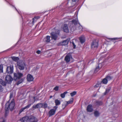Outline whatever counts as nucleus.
Masks as SVG:
<instances>
[{
	"label": "nucleus",
	"instance_id": "f257e3e1",
	"mask_svg": "<svg viewBox=\"0 0 122 122\" xmlns=\"http://www.w3.org/2000/svg\"><path fill=\"white\" fill-rule=\"evenodd\" d=\"M9 101L7 102L5 105V107L7 108L10 109L12 111L14 108L15 107V102L14 100L13 99L12 100L10 103H9Z\"/></svg>",
	"mask_w": 122,
	"mask_h": 122
},
{
	"label": "nucleus",
	"instance_id": "f03ea898",
	"mask_svg": "<svg viewBox=\"0 0 122 122\" xmlns=\"http://www.w3.org/2000/svg\"><path fill=\"white\" fill-rule=\"evenodd\" d=\"M78 23L77 20H73L70 23L71 24L70 27L72 31H74L76 29V27Z\"/></svg>",
	"mask_w": 122,
	"mask_h": 122
},
{
	"label": "nucleus",
	"instance_id": "7ed1b4c3",
	"mask_svg": "<svg viewBox=\"0 0 122 122\" xmlns=\"http://www.w3.org/2000/svg\"><path fill=\"white\" fill-rule=\"evenodd\" d=\"M18 68L20 70H23L26 67L25 63L22 61H20L17 62Z\"/></svg>",
	"mask_w": 122,
	"mask_h": 122
},
{
	"label": "nucleus",
	"instance_id": "20e7f679",
	"mask_svg": "<svg viewBox=\"0 0 122 122\" xmlns=\"http://www.w3.org/2000/svg\"><path fill=\"white\" fill-rule=\"evenodd\" d=\"M60 30H56L55 32H52L51 33V37L52 39L55 40H56L59 35Z\"/></svg>",
	"mask_w": 122,
	"mask_h": 122
},
{
	"label": "nucleus",
	"instance_id": "39448f33",
	"mask_svg": "<svg viewBox=\"0 0 122 122\" xmlns=\"http://www.w3.org/2000/svg\"><path fill=\"white\" fill-rule=\"evenodd\" d=\"M79 0H68L67 2H66L65 4H66L67 6L72 7L76 3V1Z\"/></svg>",
	"mask_w": 122,
	"mask_h": 122
},
{
	"label": "nucleus",
	"instance_id": "423d86ee",
	"mask_svg": "<svg viewBox=\"0 0 122 122\" xmlns=\"http://www.w3.org/2000/svg\"><path fill=\"white\" fill-rule=\"evenodd\" d=\"M13 80V79L11 76L10 75H7L5 77V82L7 84H10L11 83Z\"/></svg>",
	"mask_w": 122,
	"mask_h": 122
},
{
	"label": "nucleus",
	"instance_id": "0eeeda50",
	"mask_svg": "<svg viewBox=\"0 0 122 122\" xmlns=\"http://www.w3.org/2000/svg\"><path fill=\"white\" fill-rule=\"evenodd\" d=\"M58 107L57 106H55L54 107L53 109L50 110L49 113V117H50L55 114Z\"/></svg>",
	"mask_w": 122,
	"mask_h": 122
},
{
	"label": "nucleus",
	"instance_id": "6e6552de",
	"mask_svg": "<svg viewBox=\"0 0 122 122\" xmlns=\"http://www.w3.org/2000/svg\"><path fill=\"white\" fill-rule=\"evenodd\" d=\"M13 71V67L12 65H10V66H8L6 68V73L11 74Z\"/></svg>",
	"mask_w": 122,
	"mask_h": 122
},
{
	"label": "nucleus",
	"instance_id": "1a4fd4ad",
	"mask_svg": "<svg viewBox=\"0 0 122 122\" xmlns=\"http://www.w3.org/2000/svg\"><path fill=\"white\" fill-rule=\"evenodd\" d=\"M14 79L15 80L17 79H19L21 77L23 76V74L20 73H14Z\"/></svg>",
	"mask_w": 122,
	"mask_h": 122
},
{
	"label": "nucleus",
	"instance_id": "9d476101",
	"mask_svg": "<svg viewBox=\"0 0 122 122\" xmlns=\"http://www.w3.org/2000/svg\"><path fill=\"white\" fill-rule=\"evenodd\" d=\"M37 119L33 116H31L29 117V122H37Z\"/></svg>",
	"mask_w": 122,
	"mask_h": 122
},
{
	"label": "nucleus",
	"instance_id": "9b49d317",
	"mask_svg": "<svg viewBox=\"0 0 122 122\" xmlns=\"http://www.w3.org/2000/svg\"><path fill=\"white\" fill-rule=\"evenodd\" d=\"M98 44L97 42L93 41L91 44V47L92 48L96 49L98 46Z\"/></svg>",
	"mask_w": 122,
	"mask_h": 122
},
{
	"label": "nucleus",
	"instance_id": "f8f14e48",
	"mask_svg": "<svg viewBox=\"0 0 122 122\" xmlns=\"http://www.w3.org/2000/svg\"><path fill=\"white\" fill-rule=\"evenodd\" d=\"M29 117L25 116L21 118L20 121L22 122H29Z\"/></svg>",
	"mask_w": 122,
	"mask_h": 122
},
{
	"label": "nucleus",
	"instance_id": "ddd939ff",
	"mask_svg": "<svg viewBox=\"0 0 122 122\" xmlns=\"http://www.w3.org/2000/svg\"><path fill=\"white\" fill-rule=\"evenodd\" d=\"M62 28L64 32L66 33L68 32H69V29L68 28L67 25L66 24H64L63 25Z\"/></svg>",
	"mask_w": 122,
	"mask_h": 122
},
{
	"label": "nucleus",
	"instance_id": "4468645a",
	"mask_svg": "<svg viewBox=\"0 0 122 122\" xmlns=\"http://www.w3.org/2000/svg\"><path fill=\"white\" fill-rule=\"evenodd\" d=\"M27 79L28 81H33L34 78L30 74H28L27 76Z\"/></svg>",
	"mask_w": 122,
	"mask_h": 122
},
{
	"label": "nucleus",
	"instance_id": "2eb2a0df",
	"mask_svg": "<svg viewBox=\"0 0 122 122\" xmlns=\"http://www.w3.org/2000/svg\"><path fill=\"white\" fill-rule=\"evenodd\" d=\"M72 58L71 55H67L65 57V59L67 62H68L70 61L71 59Z\"/></svg>",
	"mask_w": 122,
	"mask_h": 122
},
{
	"label": "nucleus",
	"instance_id": "dca6fc26",
	"mask_svg": "<svg viewBox=\"0 0 122 122\" xmlns=\"http://www.w3.org/2000/svg\"><path fill=\"white\" fill-rule=\"evenodd\" d=\"M31 105V104H29L28 105H27L25 107L21 108L20 111L19 113H20L23 111L25 110L26 109L28 108Z\"/></svg>",
	"mask_w": 122,
	"mask_h": 122
},
{
	"label": "nucleus",
	"instance_id": "f3484780",
	"mask_svg": "<svg viewBox=\"0 0 122 122\" xmlns=\"http://www.w3.org/2000/svg\"><path fill=\"white\" fill-rule=\"evenodd\" d=\"M79 39L80 42L81 44L84 43L85 41V37L83 35L81 36L80 37Z\"/></svg>",
	"mask_w": 122,
	"mask_h": 122
},
{
	"label": "nucleus",
	"instance_id": "a211bd4d",
	"mask_svg": "<svg viewBox=\"0 0 122 122\" xmlns=\"http://www.w3.org/2000/svg\"><path fill=\"white\" fill-rule=\"evenodd\" d=\"M93 110L92 107L91 105H89L87 107V111L88 112H92Z\"/></svg>",
	"mask_w": 122,
	"mask_h": 122
},
{
	"label": "nucleus",
	"instance_id": "6ab92c4d",
	"mask_svg": "<svg viewBox=\"0 0 122 122\" xmlns=\"http://www.w3.org/2000/svg\"><path fill=\"white\" fill-rule=\"evenodd\" d=\"M42 106V103H38L36 105H33V108H41Z\"/></svg>",
	"mask_w": 122,
	"mask_h": 122
},
{
	"label": "nucleus",
	"instance_id": "aec40b11",
	"mask_svg": "<svg viewBox=\"0 0 122 122\" xmlns=\"http://www.w3.org/2000/svg\"><path fill=\"white\" fill-rule=\"evenodd\" d=\"M50 36H47L46 37L44 38V40L47 43H49L50 41Z\"/></svg>",
	"mask_w": 122,
	"mask_h": 122
},
{
	"label": "nucleus",
	"instance_id": "412c9836",
	"mask_svg": "<svg viewBox=\"0 0 122 122\" xmlns=\"http://www.w3.org/2000/svg\"><path fill=\"white\" fill-rule=\"evenodd\" d=\"M68 40L64 41L61 43V45L65 46L67 45L68 44Z\"/></svg>",
	"mask_w": 122,
	"mask_h": 122
},
{
	"label": "nucleus",
	"instance_id": "4be33fe9",
	"mask_svg": "<svg viewBox=\"0 0 122 122\" xmlns=\"http://www.w3.org/2000/svg\"><path fill=\"white\" fill-rule=\"evenodd\" d=\"M55 103L56 106H57L61 104V102L58 99H56L55 101Z\"/></svg>",
	"mask_w": 122,
	"mask_h": 122
},
{
	"label": "nucleus",
	"instance_id": "5701e85b",
	"mask_svg": "<svg viewBox=\"0 0 122 122\" xmlns=\"http://www.w3.org/2000/svg\"><path fill=\"white\" fill-rule=\"evenodd\" d=\"M0 83L3 86H5L6 85V82L0 78Z\"/></svg>",
	"mask_w": 122,
	"mask_h": 122
},
{
	"label": "nucleus",
	"instance_id": "b1692460",
	"mask_svg": "<svg viewBox=\"0 0 122 122\" xmlns=\"http://www.w3.org/2000/svg\"><path fill=\"white\" fill-rule=\"evenodd\" d=\"M68 105L67 102V101L63 102L62 106V107L63 109H64Z\"/></svg>",
	"mask_w": 122,
	"mask_h": 122
},
{
	"label": "nucleus",
	"instance_id": "393cba45",
	"mask_svg": "<svg viewBox=\"0 0 122 122\" xmlns=\"http://www.w3.org/2000/svg\"><path fill=\"white\" fill-rule=\"evenodd\" d=\"M42 106L41 108L45 109L47 108L48 107V104L46 103H42Z\"/></svg>",
	"mask_w": 122,
	"mask_h": 122
},
{
	"label": "nucleus",
	"instance_id": "a878e982",
	"mask_svg": "<svg viewBox=\"0 0 122 122\" xmlns=\"http://www.w3.org/2000/svg\"><path fill=\"white\" fill-rule=\"evenodd\" d=\"M11 58L12 60L15 61H17L19 60V58L18 57L12 56Z\"/></svg>",
	"mask_w": 122,
	"mask_h": 122
},
{
	"label": "nucleus",
	"instance_id": "bb28decb",
	"mask_svg": "<svg viewBox=\"0 0 122 122\" xmlns=\"http://www.w3.org/2000/svg\"><path fill=\"white\" fill-rule=\"evenodd\" d=\"M67 93V92H65L61 94L60 96L62 98H64L65 97L66 94Z\"/></svg>",
	"mask_w": 122,
	"mask_h": 122
},
{
	"label": "nucleus",
	"instance_id": "cd10ccee",
	"mask_svg": "<svg viewBox=\"0 0 122 122\" xmlns=\"http://www.w3.org/2000/svg\"><path fill=\"white\" fill-rule=\"evenodd\" d=\"M94 115L96 117H98L99 116L100 113L98 111H96L94 112Z\"/></svg>",
	"mask_w": 122,
	"mask_h": 122
},
{
	"label": "nucleus",
	"instance_id": "c85d7f7f",
	"mask_svg": "<svg viewBox=\"0 0 122 122\" xmlns=\"http://www.w3.org/2000/svg\"><path fill=\"white\" fill-rule=\"evenodd\" d=\"M107 79L106 78H105L102 80V83L103 84H106L107 82Z\"/></svg>",
	"mask_w": 122,
	"mask_h": 122
},
{
	"label": "nucleus",
	"instance_id": "c756f323",
	"mask_svg": "<svg viewBox=\"0 0 122 122\" xmlns=\"http://www.w3.org/2000/svg\"><path fill=\"white\" fill-rule=\"evenodd\" d=\"M73 98H71L70 99L69 101H68L67 102V104H70L72 103L73 102Z\"/></svg>",
	"mask_w": 122,
	"mask_h": 122
},
{
	"label": "nucleus",
	"instance_id": "7c9ffc66",
	"mask_svg": "<svg viewBox=\"0 0 122 122\" xmlns=\"http://www.w3.org/2000/svg\"><path fill=\"white\" fill-rule=\"evenodd\" d=\"M96 103L97 105H102V101H96Z\"/></svg>",
	"mask_w": 122,
	"mask_h": 122
},
{
	"label": "nucleus",
	"instance_id": "2f4dec72",
	"mask_svg": "<svg viewBox=\"0 0 122 122\" xmlns=\"http://www.w3.org/2000/svg\"><path fill=\"white\" fill-rule=\"evenodd\" d=\"M38 17H36L33 19L32 23L33 24L35 22L36 20L38 19Z\"/></svg>",
	"mask_w": 122,
	"mask_h": 122
},
{
	"label": "nucleus",
	"instance_id": "473e14b6",
	"mask_svg": "<svg viewBox=\"0 0 122 122\" xmlns=\"http://www.w3.org/2000/svg\"><path fill=\"white\" fill-rule=\"evenodd\" d=\"M9 109L8 108H7V107H5V116L7 115V114L9 112Z\"/></svg>",
	"mask_w": 122,
	"mask_h": 122
},
{
	"label": "nucleus",
	"instance_id": "72a5a7b5",
	"mask_svg": "<svg viewBox=\"0 0 122 122\" xmlns=\"http://www.w3.org/2000/svg\"><path fill=\"white\" fill-rule=\"evenodd\" d=\"M76 94V91H74L70 93V95L71 97L73 96H74Z\"/></svg>",
	"mask_w": 122,
	"mask_h": 122
},
{
	"label": "nucleus",
	"instance_id": "f704fd0d",
	"mask_svg": "<svg viewBox=\"0 0 122 122\" xmlns=\"http://www.w3.org/2000/svg\"><path fill=\"white\" fill-rule=\"evenodd\" d=\"M100 69L99 67V66H98L96 68L94 71V72L95 73H97Z\"/></svg>",
	"mask_w": 122,
	"mask_h": 122
},
{
	"label": "nucleus",
	"instance_id": "c9c22d12",
	"mask_svg": "<svg viewBox=\"0 0 122 122\" xmlns=\"http://www.w3.org/2000/svg\"><path fill=\"white\" fill-rule=\"evenodd\" d=\"M106 78V79H107V81H110L112 79V77L109 76H107Z\"/></svg>",
	"mask_w": 122,
	"mask_h": 122
},
{
	"label": "nucleus",
	"instance_id": "e433bc0d",
	"mask_svg": "<svg viewBox=\"0 0 122 122\" xmlns=\"http://www.w3.org/2000/svg\"><path fill=\"white\" fill-rule=\"evenodd\" d=\"M3 66L2 65H0V72H3Z\"/></svg>",
	"mask_w": 122,
	"mask_h": 122
},
{
	"label": "nucleus",
	"instance_id": "4c0bfd02",
	"mask_svg": "<svg viewBox=\"0 0 122 122\" xmlns=\"http://www.w3.org/2000/svg\"><path fill=\"white\" fill-rule=\"evenodd\" d=\"M22 79H20V80L17 83V85H18L19 84L21 83L22 82Z\"/></svg>",
	"mask_w": 122,
	"mask_h": 122
},
{
	"label": "nucleus",
	"instance_id": "58836bf2",
	"mask_svg": "<svg viewBox=\"0 0 122 122\" xmlns=\"http://www.w3.org/2000/svg\"><path fill=\"white\" fill-rule=\"evenodd\" d=\"M59 87L58 86H56L54 89V90L56 91H57L58 90Z\"/></svg>",
	"mask_w": 122,
	"mask_h": 122
},
{
	"label": "nucleus",
	"instance_id": "ea45409f",
	"mask_svg": "<svg viewBox=\"0 0 122 122\" xmlns=\"http://www.w3.org/2000/svg\"><path fill=\"white\" fill-rule=\"evenodd\" d=\"M100 84L99 83H98L96 84V85L94 87L95 88H96L99 87L100 86Z\"/></svg>",
	"mask_w": 122,
	"mask_h": 122
},
{
	"label": "nucleus",
	"instance_id": "a19ab883",
	"mask_svg": "<svg viewBox=\"0 0 122 122\" xmlns=\"http://www.w3.org/2000/svg\"><path fill=\"white\" fill-rule=\"evenodd\" d=\"M78 28L80 31H81L82 29V27L80 25L79 26Z\"/></svg>",
	"mask_w": 122,
	"mask_h": 122
},
{
	"label": "nucleus",
	"instance_id": "79ce46f5",
	"mask_svg": "<svg viewBox=\"0 0 122 122\" xmlns=\"http://www.w3.org/2000/svg\"><path fill=\"white\" fill-rule=\"evenodd\" d=\"M117 38H108V39H109L110 40H115L117 39Z\"/></svg>",
	"mask_w": 122,
	"mask_h": 122
},
{
	"label": "nucleus",
	"instance_id": "37998d69",
	"mask_svg": "<svg viewBox=\"0 0 122 122\" xmlns=\"http://www.w3.org/2000/svg\"><path fill=\"white\" fill-rule=\"evenodd\" d=\"M72 44L73 45V48H75L76 47V45L73 42H72Z\"/></svg>",
	"mask_w": 122,
	"mask_h": 122
},
{
	"label": "nucleus",
	"instance_id": "c03bdc74",
	"mask_svg": "<svg viewBox=\"0 0 122 122\" xmlns=\"http://www.w3.org/2000/svg\"><path fill=\"white\" fill-rule=\"evenodd\" d=\"M3 88L0 85V91H3Z\"/></svg>",
	"mask_w": 122,
	"mask_h": 122
},
{
	"label": "nucleus",
	"instance_id": "a18cd8bd",
	"mask_svg": "<svg viewBox=\"0 0 122 122\" xmlns=\"http://www.w3.org/2000/svg\"><path fill=\"white\" fill-rule=\"evenodd\" d=\"M109 91V90H106V92L104 93V95H106V94Z\"/></svg>",
	"mask_w": 122,
	"mask_h": 122
},
{
	"label": "nucleus",
	"instance_id": "49530a36",
	"mask_svg": "<svg viewBox=\"0 0 122 122\" xmlns=\"http://www.w3.org/2000/svg\"><path fill=\"white\" fill-rule=\"evenodd\" d=\"M41 51H40L38 50L37 51L36 53L38 54H40V53Z\"/></svg>",
	"mask_w": 122,
	"mask_h": 122
},
{
	"label": "nucleus",
	"instance_id": "de8ad7c7",
	"mask_svg": "<svg viewBox=\"0 0 122 122\" xmlns=\"http://www.w3.org/2000/svg\"><path fill=\"white\" fill-rule=\"evenodd\" d=\"M13 96V95L12 93H10V98H11Z\"/></svg>",
	"mask_w": 122,
	"mask_h": 122
},
{
	"label": "nucleus",
	"instance_id": "09e8293b",
	"mask_svg": "<svg viewBox=\"0 0 122 122\" xmlns=\"http://www.w3.org/2000/svg\"><path fill=\"white\" fill-rule=\"evenodd\" d=\"M15 10H16L18 12V13L19 14H20V13L19 12V11H18V10H17V9L15 7H14Z\"/></svg>",
	"mask_w": 122,
	"mask_h": 122
},
{
	"label": "nucleus",
	"instance_id": "8fccbe9b",
	"mask_svg": "<svg viewBox=\"0 0 122 122\" xmlns=\"http://www.w3.org/2000/svg\"><path fill=\"white\" fill-rule=\"evenodd\" d=\"M52 97V96H50V98H51Z\"/></svg>",
	"mask_w": 122,
	"mask_h": 122
},
{
	"label": "nucleus",
	"instance_id": "3c124183",
	"mask_svg": "<svg viewBox=\"0 0 122 122\" xmlns=\"http://www.w3.org/2000/svg\"><path fill=\"white\" fill-rule=\"evenodd\" d=\"M2 122H5V121L4 120H3V121Z\"/></svg>",
	"mask_w": 122,
	"mask_h": 122
},
{
	"label": "nucleus",
	"instance_id": "603ef678",
	"mask_svg": "<svg viewBox=\"0 0 122 122\" xmlns=\"http://www.w3.org/2000/svg\"><path fill=\"white\" fill-rule=\"evenodd\" d=\"M10 49H8V50H10Z\"/></svg>",
	"mask_w": 122,
	"mask_h": 122
},
{
	"label": "nucleus",
	"instance_id": "864d4df0",
	"mask_svg": "<svg viewBox=\"0 0 122 122\" xmlns=\"http://www.w3.org/2000/svg\"><path fill=\"white\" fill-rule=\"evenodd\" d=\"M51 10H53V9H52Z\"/></svg>",
	"mask_w": 122,
	"mask_h": 122
}]
</instances>
